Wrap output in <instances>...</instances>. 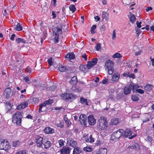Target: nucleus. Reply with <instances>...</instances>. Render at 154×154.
I'll list each match as a JSON object with an SVG mask.
<instances>
[{
    "instance_id": "1",
    "label": "nucleus",
    "mask_w": 154,
    "mask_h": 154,
    "mask_svg": "<svg viewBox=\"0 0 154 154\" xmlns=\"http://www.w3.org/2000/svg\"><path fill=\"white\" fill-rule=\"evenodd\" d=\"M98 128L101 130L107 128L108 126V121L106 118L105 117H100L97 122Z\"/></svg>"
},
{
    "instance_id": "2",
    "label": "nucleus",
    "mask_w": 154,
    "mask_h": 154,
    "mask_svg": "<svg viewBox=\"0 0 154 154\" xmlns=\"http://www.w3.org/2000/svg\"><path fill=\"white\" fill-rule=\"evenodd\" d=\"M22 116L21 113L19 112H16L13 116L12 122L19 126L21 125Z\"/></svg>"
},
{
    "instance_id": "3",
    "label": "nucleus",
    "mask_w": 154,
    "mask_h": 154,
    "mask_svg": "<svg viewBox=\"0 0 154 154\" xmlns=\"http://www.w3.org/2000/svg\"><path fill=\"white\" fill-rule=\"evenodd\" d=\"M113 63L110 60H107L105 63L106 69L107 70L108 73L109 75L112 74L113 72Z\"/></svg>"
},
{
    "instance_id": "4",
    "label": "nucleus",
    "mask_w": 154,
    "mask_h": 154,
    "mask_svg": "<svg viewBox=\"0 0 154 154\" xmlns=\"http://www.w3.org/2000/svg\"><path fill=\"white\" fill-rule=\"evenodd\" d=\"M10 148V145L6 140H0V149H3L6 151Z\"/></svg>"
},
{
    "instance_id": "5",
    "label": "nucleus",
    "mask_w": 154,
    "mask_h": 154,
    "mask_svg": "<svg viewBox=\"0 0 154 154\" xmlns=\"http://www.w3.org/2000/svg\"><path fill=\"white\" fill-rule=\"evenodd\" d=\"M60 96L63 100H69L71 99H74L76 97V95H73L68 93L62 94Z\"/></svg>"
},
{
    "instance_id": "6",
    "label": "nucleus",
    "mask_w": 154,
    "mask_h": 154,
    "mask_svg": "<svg viewBox=\"0 0 154 154\" xmlns=\"http://www.w3.org/2000/svg\"><path fill=\"white\" fill-rule=\"evenodd\" d=\"M122 129L113 132L112 134L111 139L112 140H116L122 135Z\"/></svg>"
},
{
    "instance_id": "7",
    "label": "nucleus",
    "mask_w": 154,
    "mask_h": 154,
    "mask_svg": "<svg viewBox=\"0 0 154 154\" xmlns=\"http://www.w3.org/2000/svg\"><path fill=\"white\" fill-rule=\"evenodd\" d=\"M43 137L40 135H37L35 136V141L38 146L40 147L42 146L43 143Z\"/></svg>"
},
{
    "instance_id": "8",
    "label": "nucleus",
    "mask_w": 154,
    "mask_h": 154,
    "mask_svg": "<svg viewBox=\"0 0 154 154\" xmlns=\"http://www.w3.org/2000/svg\"><path fill=\"white\" fill-rule=\"evenodd\" d=\"M83 138L85 140L86 142L92 143L94 142V139L92 138L91 135L89 136L88 134H84L83 135Z\"/></svg>"
},
{
    "instance_id": "9",
    "label": "nucleus",
    "mask_w": 154,
    "mask_h": 154,
    "mask_svg": "<svg viewBox=\"0 0 154 154\" xmlns=\"http://www.w3.org/2000/svg\"><path fill=\"white\" fill-rule=\"evenodd\" d=\"M67 143L69 144L70 146L73 147H76L77 145L76 141L74 140L72 138L68 137L67 139Z\"/></svg>"
},
{
    "instance_id": "10",
    "label": "nucleus",
    "mask_w": 154,
    "mask_h": 154,
    "mask_svg": "<svg viewBox=\"0 0 154 154\" xmlns=\"http://www.w3.org/2000/svg\"><path fill=\"white\" fill-rule=\"evenodd\" d=\"M97 58H94L91 61H88L87 64V68L90 69L93 66L96 65L97 63Z\"/></svg>"
},
{
    "instance_id": "11",
    "label": "nucleus",
    "mask_w": 154,
    "mask_h": 154,
    "mask_svg": "<svg viewBox=\"0 0 154 154\" xmlns=\"http://www.w3.org/2000/svg\"><path fill=\"white\" fill-rule=\"evenodd\" d=\"M87 120V116L86 115L81 114L79 116V121L80 123L84 125H86Z\"/></svg>"
},
{
    "instance_id": "12",
    "label": "nucleus",
    "mask_w": 154,
    "mask_h": 154,
    "mask_svg": "<svg viewBox=\"0 0 154 154\" xmlns=\"http://www.w3.org/2000/svg\"><path fill=\"white\" fill-rule=\"evenodd\" d=\"M88 122L89 125H93L96 122V120L93 115H90L88 117Z\"/></svg>"
},
{
    "instance_id": "13",
    "label": "nucleus",
    "mask_w": 154,
    "mask_h": 154,
    "mask_svg": "<svg viewBox=\"0 0 154 154\" xmlns=\"http://www.w3.org/2000/svg\"><path fill=\"white\" fill-rule=\"evenodd\" d=\"M107 150L105 148H101L95 151L96 154H107Z\"/></svg>"
},
{
    "instance_id": "14",
    "label": "nucleus",
    "mask_w": 154,
    "mask_h": 154,
    "mask_svg": "<svg viewBox=\"0 0 154 154\" xmlns=\"http://www.w3.org/2000/svg\"><path fill=\"white\" fill-rule=\"evenodd\" d=\"M120 76V74L119 73H114L112 75V77L111 79L112 82L113 83L117 82L119 79Z\"/></svg>"
},
{
    "instance_id": "15",
    "label": "nucleus",
    "mask_w": 154,
    "mask_h": 154,
    "mask_svg": "<svg viewBox=\"0 0 154 154\" xmlns=\"http://www.w3.org/2000/svg\"><path fill=\"white\" fill-rule=\"evenodd\" d=\"M122 136L123 137H128L130 136L132 134L131 131L128 130L124 131L122 129Z\"/></svg>"
},
{
    "instance_id": "16",
    "label": "nucleus",
    "mask_w": 154,
    "mask_h": 154,
    "mask_svg": "<svg viewBox=\"0 0 154 154\" xmlns=\"http://www.w3.org/2000/svg\"><path fill=\"white\" fill-rule=\"evenodd\" d=\"M27 105L28 103L26 102H24L18 106L17 107V109L18 110H20L22 109L25 108Z\"/></svg>"
},
{
    "instance_id": "17",
    "label": "nucleus",
    "mask_w": 154,
    "mask_h": 154,
    "mask_svg": "<svg viewBox=\"0 0 154 154\" xmlns=\"http://www.w3.org/2000/svg\"><path fill=\"white\" fill-rule=\"evenodd\" d=\"M108 14L105 11H103L102 16V20L104 21L107 22L108 20Z\"/></svg>"
},
{
    "instance_id": "18",
    "label": "nucleus",
    "mask_w": 154,
    "mask_h": 154,
    "mask_svg": "<svg viewBox=\"0 0 154 154\" xmlns=\"http://www.w3.org/2000/svg\"><path fill=\"white\" fill-rule=\"evenodd\" d=\"M45 133L47 134H52L54 132V130L53 128L50 127H46L44 130Z\"/></svg>"
},
{
    "instance_id": "19",
    "label": "nucleus",
    "mask_w": 154,
    "mask_h": 154,
    "mask_svg": "<svg viewBox=\"0 0 154 154\" xmlns=\"http://www.w3.org/2000/svg\"><path fill=\"white\" fill-rule=\"evenodd\" d=\"M62 154H69L70 150L68 147H64L60 149Z\"/></svg>"
},
{
    "instance_id": "20",
    "label": "nucleus",
    "mask_w": 154,
    "mask_h": 154,
    "mask_svg": "<svg viewBox=\"0 0 154 154\" xmlns=\"http://www.w3.org/2000/svg\"><path fill=\"white\" fill-rule=\"evenodd\" d=\"M131 12H129V15L128 16L129 18L130 21L132 23H133L135 21L136 17L134 15L132 14Z\"/></svg>"
},
{
    "instance_id": "21",
    "label": "nucleus",
    "mask_w": 154,
    "mask_h": 154,
    "mask_svg": "<svg viewBox=\"0 0 154 154\" xmlns=\"http://www.w3.org/2000/svg\"><path fill=\"white\" fill-rule=\"evenodd\" d=\"M11 92V90L9 88H7L5 91L4 94L6 97H9V95Z\"/></svg>"
},
{
    "instance_id": "22",
    "label": "nucleus",
    "mask_w": 154,
    "mask_h": 154,
    "mask_svg": "<svg viewBox=\"0 0 154 154\" xmlns=\"http://www.w3.org/2000/svg\"><path fill=\"white\" fill-rule=\"evenodd\" d=\"M132 89L130 85L128 87H125L124 90V93L125 94L127 95L129 94Z\"/></svg>"
},
{
    "instance_id": "23",
    "label": "nucleus",
    "mask_w": 154,
    "mask_h": 154,
    "mask_svg": "<svg viewBox=\"0 0 154 154\" xmlns=\"http://www.w3.org/2000/svg\"><path fill=\"white\" fill-rule=\"evenodd\" d=\"M82 152L81 149L78 147L74 148L72 154H79Z\"/></svg>"
},
{
    "instance_id": "24",
    "label": "nucleus",
    "mask_w": 154,
    "mask_h": 154,
    "mask_svg": "<svg viewBox=\"0 0 154 154\" xmlns=\"http://www.w3.org/2000/svg\"><path fill=\"white\" fill-rule=\"evenodd\" d=\"M120 122L117 118L113 119L111 121V124L112 125H116L118 124Z\"/></svg>"
},
{
    "instance_id": "25",
    "label": "nucleus",
    "mask_w": 154,
    "mask_h": 154,
    "mask_svg": "<svg viewBox=\"0 0 154 154\" xmlns=\"http://www.w3.org/2000/svg\"><path fill=\"white\" fill-rule=\"evenodd\" d=\"M78 80L76 76L72 77L71 79L70 83L72 85H75L77 82Z\"/></svg>"
},
{
    "instance_id": "26",
    "label": "nucleus",
    "mask_w": 154,
    "mask_h": 154,
    "mask_svg": "<svg viewBox=\"0 0 154 154\" xmlns=\"http://www.w3.org/2000/svg\"><path fill=\"white\" fill-rule=\"evenodd\" d=\"M62 26L61 25L60 26H57L56 28V29L54 28V31L57 32V34H60L62 32Z\"/></svg>"
},
{
    "instance_id": "27",
    "label": "nucleus",
    "mask_w": 154,
    "mask_h": 154,
    "mask_svg": "<svg viewBox=\"0 0 154 154\" xmlns=\"http://www.w3.org/2000/svg\"><path fill=\"white\" fill-rule=\"evenodd\" d=\"M42 144L44 145L45 148V149H48L49 148L51 145V143L50 141H47L46 142H45V140H44Z\"/></svg>"
},
{
    "instance_id": "28",
    "label": "nucleus",
    "mask_w": 154,
    "mask_h": 154,
    "mask_svg": "<svg viewBox=\"0 0 154 154\" xmlns=\"http://www.w3.org/2000/svg\"><path fill=\"white\" fill-rule=\"evenodd\" d=\"M80 102L82 104L85 103V104L86 105H88L87 100L86 99L83 98L82 97H80Z\"/></svg>"
},
{
    "instance_id": "29",
    "label": "nucleus",
    "mask_w": 154,
    "mask_h": 154,
    "mask_svg": "<svg viewBox=\"0 0 154 154\" xmlns=\"http://www.w3.org/2000/svg\"><path fill=\"white\" fill-rule=\"evenodd\" d=\"M75 56L72 53H70L67 54L66 56V58H69L71 60L75 58Z\"/></svg>"
},
{
    "instance_id": "30",
    "label": "nucleus",
    "mask_w": 154,
    "mask_h": 154,
    "mask_svg": "<svg viewBox=\"0 0 154 154\" xmlns=\"http://www.w3.org/2000/svg\"><path fill=\"white\" fill-rule=\"evenodd\" d=\"M21 142L19 140H16L14 141L13 142L12 146L13 147H17L19 145L21 144Z\"/></svg>"
},
{
    "instance_id": "31",
    "label": "nucleus",
    "mask_w": 154,
    "mask_h": 154,
    "mask_svg": "<svg viewBox=\"0 0 154 154\" xmlns=\"http://www.w3.org/2000/svg\"><path fill=\"white\" fill-rule=\"evenodd\" d=\"M138 144H132V145L128 147V149H135L136 150H137V149H139V146H138V147H137V146H138Z\"/></svg>"
},
{
    "instance_id": "32",
    "label": "nucleus",
    "mask_w": 154,
    "mask_h": 154,
    "mask_svg": "<svg viewBox=\"0 0 154 154\" xmlns=\"http://www.w3.org/2000/svg\"><path fill=\"white\" fill-rule=\"evenodd\" d=\"M52 30L54 33L55 34V37L54 38V42H58V41L59 35L57 34V32H56L55 31H54V29H53Z\"/></svg>"
},
{
    "instance_id": "33",
    "label": "nucleus",
    "mask_w": 154,
    "mask_h": 154,
    "mask_svg": "<svg viewBox=\"0 0 154 154\" xmlns=\"http://www.w3.org/2000/svg\"><path fill=\"white\" fill-rule=\"evenodd\" d=\"M83 150L87 152H91L92 150V148L89 146H87L83 148Z\"/></svg>"
},
{
    "instance_id": "34",
    "label": "nucleus",
    "mask_w": 154,
    "mask_h": 154,
    "mask_svg": "<svg viewBox=\"0 0 154 154\" xmlns=\"http://www.w3.org/2000/svg\"><path fill=\"white\" fill-rule=\"evenodd\" d=\"M15 29L17 31H21L22 29V28L20 24L17 23L16 26L15 28Z\"/></svg>"
},
{
    "instance_id": "35",
    "label": "nucleus",
    "mask_w": 154,
    "mask_h": 154,
    "mask_svg": "<svg viewBox=\"0 0 154 154\" xmlns=\"http://www.w3.org/2000/svg\"><path fill=\"white\" fill-rule=\"evenodd\" d=\"M130 85V87L133 90L136 89L138 88V85L137 84H134L133 83H131Z\"/></svg>"
},
{
    "instance_id": "36",
    "label": "nucleus",
    "mask_w": 154,
    "mask_h": 154,
    "mask_svg": "<svg viewBox=\"0 0 154 154\" xmlns=\"http://www.w3.org/2000/svg\"><path fill=\"white\" fill-rule=\"evenodd\" d=\"M58 69L60 72H63L66 70V68L65 66L61 65L59 66Z\"/></svg>"
},
{
    "instance_id": "37",
    "label": "nucleus",
    "mask_w": 154,
    "mask_h": 154,
    "mask_svg": "<svg viewBox=\"0 0 154 154\" xmlns=\"http://www.w3.org/2000/svg\"><path fill=\"white\" fill-rule=\"evenodd\" d=\"M152 86L151 85H147L145 87V89L147 91H149L151 90Z\"/></svg>"
},
{
    "instance_id": "38",
    "label": "nucleus",
    "mask_w": 154,
    "mask_h": 154,
    "mask_svg": "<svg viewBox=\"0 0 154 154\" xmlns=\"http://www.w3.org/2000/svg\"><path fill=\"white\" fill-rule=\"evenodd\" d=\"M69 8L70 10L72 11V13L74 12L76 10V8L74 5H70Z\"/></svg>"
},
{
    "instance_id": "39",
    "label": "nucleus",
    "mask_w": 154,
    "mask_h": 154,
    "mask_svg": "<svg viewBox=\"0 0 154 154\" xmlns=\"http://www.w3.org/2000/svg\"><path fill=\"white\" fill-rule=\"evenodd\" d=\"M16 41L18 43L21 42L25 44L26 42L25 40H23V39L20 38H18L17 39Z\"/></svg>"
},
{
    "instance_id": "40",
    "label": "nucleus",
    "mask_w": 154,
    "mask_h": 154,
    "mask_svg": "<svg viewBox=\"0 0 154 154\" xmlns=\"http://www.w3.org/2000/svg\"><path fill=\"white\" fill-rule=\"evenodd\" d=\"M47 104H46V103L45 102H44L43 103H42L40 106L39 108V112H42V111L41 110L42 109V108L43 107L45 106Z\"/></svg>"
},
{
    "instance_id": "41",
    "label": "nucleus",
    "mask_w": 154,
    "mask_h": 154,
    "mask_svg": "<svg viewBox=\"0 0 154 154\" xmlns=\"http://www.w3.org/2000/svg\"><path fill=\"white\" fill-rule=\"evenodd\" d=\"M47 104H46V103L45 102H44L43 103H42L40 106L39 108V112H42V111L41 110L42 109V108L43 107L45 106Z\"/></svg>"
},
{
    "instance_id": "42",
    "label": "nucleus",
    "mask_w": 154,
    "mask_h": 154,
    "mask_svg": "<svg viewBox=\"0 0 154 154\" xmlns=\"http://www.w3.org/2000/svg\"><path fill=\"white\" fill-rule=\"evenodd\" d=\"M121 57L122 56L121 54L118 53H116L112 56V57L114 58H118Z\"/></svg>"
},
{
    "instance_id": "43",
    "label": "nucleus",
    "mask_w": 154,
    "mask_h": 154,
    "mask_svg": "<svg viewBox=\"0 0 154 154\" xmlns=\"http://www.w3.org/2000/svg\"><path fill=\"white\" fill-rule=\"evenodd\" d=\"M5 107L8 110H9L11 108V104L9 102H7L6 103Z\"/></svg>"
},
{
    "instance_id": "44",
    "label": "nucleus",
    "mask_w": 154,
    "mask_h": 154,
    "mask_svg": "<svg viewBox=\"0 0 154 154\" xmlns=\"http://www.w3.org/2000/svg\"><path fill=\"white\" fill-rule=\"evenodd\" d=\"M96 26L95 25H93L91 27V33L94 34L95 33V32L94 31V30L96 29Z\"/></svg>"
},
{
    "instance_id": "45",
    "label": "nucleus",
    "mask_w": 154,
    "mask_h": 154,
    "mask_svg": "<svg viewBox=\"0 0 154 154\" xmlns=\"http://www.w3.org/2000/svg\"><path fill=\"white\" fill-rule=\"evenodd\" d=\"M145 139L147 141V142L149 143H151V142L152 140V137L150 136H148L146 137Z\"/></svg>"
},
{
    "instance_id": "46",
    "label": "nucleus",
    "mask_w": 154,
    "mask_h": 154,
    "mask_svg": "<svg viewBox=\"0 0 154 154\" xmlns=\"http://www.w3.org/2000/svg\"><path fill=\"white\" fill-rule=\"evenodd\" d=\"M116 38V32L115 30L113 31L112 35V40H114Z\"/></svg>"
},
{
    "instance_id": "47",
    "label": "nucleus",
    "mask_w": 154,
    "mask_h": 154,
    "mask_svg": "<svg viewBox=\"0 0 154 154\" xmlns=\"http://www.w3.org/2000/svg\"><path fill=\"white\" fill-rule=\"evenodd\" d=\"M132 100L134 101H136L138 100V97L135 95H132L131 96Z\"/></svg>"
},
{
    "instance_id": "48",
    "label": "nucleus",
    "mask_w": 154,
    "mask_h": 154,
    "mask_svg": "<svg viewBox=\"0 0 154 154\" xmlns=\"http://www.w3.org/2000/svg\"><path fill=\"white\" fill-rule=\"evenodd\" d=\"M95 48L97 51H100L101 49L100 44V43H97L96 45Z\"/></svg>"
},
{
    "instance_id": "49",
    "label": "nucleus",
    "mask_w": 154,
    "mask_h": 154,
    "mask_svg": "<svg viewBox=\"0 0 154 154\" xmlns=\"http://www.w3.org/2000/svg\"><path fill=\"white\" fill-rule=\"evenodd\" d=\"M47 105L51 104L53 102V100L49 99L45 101Z\"/></svg>"
},
{
    "instance_id": "50",
    "label": "nucleus",
    "mask_w": 154,
    "mask_h": 154,
    "mask_svg": "<svg viewBox=\"0 0 154 154\" xmlns=\"http://www.w3.org/2000/svg\"><path fill=\"white\" fill-rule=\"evenodd\" d=\"M48 62L50 66L52 65L53 63V62L52 60V58L51 57L48 59Z\"/></svg>"
},
{
    "instance_id": "51",
    "label": "nucleus",
    "mask_w": 154,
    "mask_h": 154,
    "mask_svg": "<svg viewBox=\"0 0 154 154\" xmlns=\"http://www.w3.org/2000/svg\"><path fill=\"white\" fill-rule=\"evenodd\" d=\"M23 79L26 82L29 83L30 82V80L29 78V77L26 76L23 78Z\"/></svg>"
},
{
    "instance_id": "52",
    "label": "nucleus",
    "mask_w": 154,
    "mask_h": 154,
    "mask_svg": "<svg viewBox=\"0 0 154 154\" xmlns=\"http://www.w3.org/2000/svg\"><path fill=\"white\" fill-rule=\"evenodd\" d=\"M59 144L60 147L63 146L64 145V142L63 140H59Z\"/></svg>"
},
{
    "instance_id": "53",
    "label": "nucleus",
    "mask_w": 154,
    "mask_h": 154,
    "mask_svg": "<svg viewBox=\"0 0 154 154\" xmlns=\"http://www.w3.org/2000/svg\"><path fill=\"white\" fill-rule=\"evenodd\" d=\"M136 35L137 37L139 36V34L140 33V30L137 28H135Z\"/></svg>"
},
{
    "instance_id": "54",
    "label": "nucleus",
    "mask_w": 154,
    "mask_h": 154,
    "mask_svg": "<svg viewBox=\"0 0 154 154\" xmlns=\"http://www.w3.org/2000/svg\"><path fill=\"white\" fill-rule=\"evenodd\" d=\"M26 152L25 150H20L17 152L15 154H26Z\"/></svg>"
},
{
    "instance_id": "55",
    "label": "nucleus",
    "mask_w": 154,
    "mask_h": 154,
    "mask_svg": "<svg viewBox=\"0 0 154 154\" xmlns=\"http://www.w3.org/2000/svg\"><path fill=\"white\" fill-rule=\"evenodd\" d=\"M105 28H106L105 26L104 25H102L101 26V27L100 29V31L101 32L104 31L105 30Z\"/></svg>"
},
{
    "instance_id": "56",
    "label": "nucleus",
    "mask_w": 154,
    "mask_h": 154,
    "mask_svg": "<svg viewBox=\"0 0 154 154\" xmlns=\"http://www.w3.org/2000/svg\"><path fill=\"white\" fill-rule=\"evenodd\" d=\"M25 70L26 72H29L31 73L32 72L31 69L30 67H28Z\"/></svg>"
},
{
    "instance_id": "57",
    "label": "nucleus",
    "mask_w": 154,
    "mask_h": 154,
    "mask_svg": "<svg viewBox=\"0 0 154 154\" xmlns=\"http://www.w3.org/2000/svg\"><path fill=\"white\" fill-rule=\"evenodd\" d=\"M79 68L80 70L82 71H85V67L82 65H80Z\"/></svg>"
},
{
    "instance_id": "58",
    "label": "nucleus",
    "mask_w": 154,
    "mask_h": 154,
    "mask_svg": "<svg viewBox=\"0 0 154 154\" xmlns=\"http://www.w3.org/2000/svg\"><path fill=\"white\" fill-rule=\"evenodd\" d=\"M142 52V50H140L138 51H137L135 52V55L137 56L138 55L140 54Z\"/></svg>"
},
{
    "instance_id": "59",
    "label": "nucleus",
    "mask_w": 154,
    "mask_h": 154,
    "mask_svg": "<svg viewBox=\"0 0 154 154\" xmlns=\"http://www.w3.org/2000/svg\"><path fill=\"white\" fill-rule=\"evenodd\" d=\"M66 123V124L67 125V127L69 128L70 127V125L71 123V122L69 121V120L66 121V122H65Z\"/></svg>"
},
{
    "instance_id": "60",
    "label": "nucleus",
    "mask_w": 154,
    "mask_h": 154,
    "mask_svg": "<svg viewBox=\"0 0 154 154\" xmlns=\"http://www.w3.org/2000/svg\"><path fill=\"white\" fill-rule=\"evenodd\" d=\"M136 91L139 93L141 94H143L144 92V91L140 89H137Z\"/></svg>"
},
{
    "instance_id": "61",
    "label": "nucleus",
    "mask_w": 154,
    "mask_h": 154,
    "mask_svg": "<svg viewBox=\"0 0 154 154\" xmlns=\"http://www.w3.org/2000/svg\"><path fill=\"white\" fill-rule=\"evenodd\" d=\"M128 77L133 79H134L135 77V75L134 74H129Z\"/></svg>"
},
{
    "instance_id": "62",
    "label": "nucleus",
    "mask_w": 154,
    "mask_h": 154,
    "mask_svg": "<svg viewBox=\"0 0 154 154\" xmlns=\"http://www.w3.org/2000/svg\"><path fill=\"white\" fill-rule=\"evenodd\" d=\"M82 57L86 61L87 60V56L85 53L83 54L82 55Z\"/></svg>"
},
{
    "instance_id": "63",
    "label": "nucleus",
    "mask_w": 154,
    "mask_h": 154,
    "mask_svg": "<svg viewBox=\"0 0 154 154\" xmlns=\"http://www.w3.org/2000/svg\"><path fill=\"white\" fill-rule=\"evenodd\" d=\"M108 81V79H103L102 81V83L103 84H106L107 83Z\"/></svg>"
},
{
    "instance_id": "64",
    "label": "nucleus",
    "mask_w": 154,
    "mask_h": 154,
    "mask_svg": "<svg viewBox=\"0 0 154 154\" xmlns=\"http://www.w3.org/2000/svg\"><path fill=\"white\" fill-rule=\"evenodd\" d=\"M129 74V72H124L123 74V75L125 77H128Z\"/></svg>"
}]
</instances>
